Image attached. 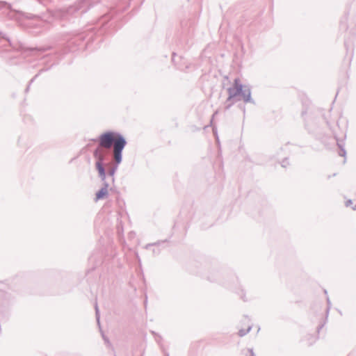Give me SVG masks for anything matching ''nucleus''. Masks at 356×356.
Wrapping results in <instances>:
<instances>
[{
	"label": "nucleus",
	"instance_id": "nucleus-1",
	"mask_svg": "<svg viewBox=\"0 0 356 356\" xmlns=\"http://www.w3.org/2000/svg\"><path fill=\"white\" fill-rule=\"evenodd\" d=\"M124 138L119 133L108 131L102 134L99 138V146L94 152V156L97 161H102L104 153L102 148L110 149L113 145V158L117 163L122 161V152L126 145Z\"/></svg>",
	"mask_w": 356,
	"mask_h": 356
},
{
	"label": "nucleus",
	"instance_id": "nucleus-2",
	"mask_svg": "<svg viewBox=\"0 0 356 356\" xmlns=\"http://www.w3.org/2000/svg\"><path fill=\"white\" fill-rule=\"evenodd\" d=\"M243 90V86L240 84L238 80L234 81V83L232 88L229 89V97H234L239 95Z\"/></svg>",
	"mask_w": 356,
	"mask_h": 356
},
{
	"label": "nucleus",
	"instance_id": "nucleus-3",
	"mask_svg": "<svg viewBox=\"0 0 356 356\" xmlns=\"http://www.w3.org/2000/svg\"><path fill=\"white\" fill-rule=\"evenodd\" d=\"M108 185H106L96 193L95 201L106 198L108 195Z\"/></svg>",
	"mask_w": 356,
	"mask_h": 356
},
{
	"label": "nucleus",
	"instance_id": "nucleus-4",
	"mask_svg": "<svg viewBox=\"0 0 356 356\" xmlns=\"http://www.w3.org/2000/svg\"><path fill=\"white\" fill-rule=\"evenodd\" d=\"M96 168L98 170L99 176L102 179H105V171L104 167L102 165V161H97L96 162Z\"/></svg>",
	"mask_w": 356,
	"mask_h": 356
}]
</instances>
